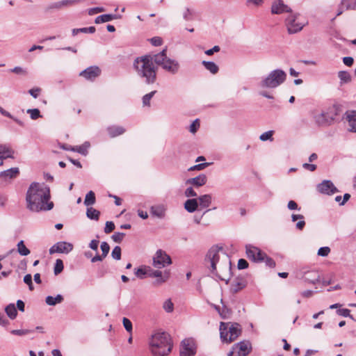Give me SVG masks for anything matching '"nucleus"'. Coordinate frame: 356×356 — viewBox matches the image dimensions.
I'll list each match as a JSON object with an SVG mask.
<instances>
[{
    "label": "nucleus",
    "instance_id": "a211bd4d",
    "mask_svg": "<svg viewBox=\"0 0 356 356\" xmlns=\"http://www.w3.org/2000/svg\"><path fill=\"white\" fill-rule=\"evenodd\" d=\"M101 74V70L97 66H90L79 73V76L87 80L93 81Z\"/></svg>",
    "mask_w": 356,
    "mask_h": 356
},
{
    "label": "nucleus",
    "instance_id": "338daca9",
    "mask_svg": "<svg viewBox=\"0 0 356 356\" xmlns=\"http://www.w3.org/2000/svg\"><path fill=\"white\" fill-rule=\"evenodd\" d=\"M104 10H105V9L104 7L92 8L88 10V14L90 15H93L96 13L104 12Z\"/></svg>",
    "mask_w": 356,
    "mask_h": 356
},
{
    "label": "nucleus",
    "instance_id": "13d9d810",
    "mask_svg": "<svg viewBox=\"0 0 356 356\" xmlns=\"http://www.w3.org/2000/svg\"><path fill=\"white\" fill-rule=\"evenodd\" d=\"M199 127H200V122H199L198 119H196L190 125L189 131L191 133L195 134L197 132Z\"/></svg>",
    "mask_w": 356,
    "mask_h": 356
},
{
    "label": "nucleus",
    "instance_id": "20e7f679",
    "mask_svg": "<svg viewBox=\"0 0 356 356\" xmlns=\"http://www.w3.org/2000/svg\"><path fill=\"white\" fill-rule=\"evenodd\" d=\"M219 330L221 341L227 343L235 341L241 334V325L236 323L221 322Z\"/></svg>",
    "mask_w": 356,
    "mask_h": 356
},
{
    "label": "nucleus",
    "instance_id": "e433bc0d",
    "mask_svg": "<svg viewBox=\"0 0 356 356\" xmlns=\"http://www.w3.org/2000/svg\"><path fill=\"white\" fill-rule=\"evenodd\" d=\"M86 216L91 220H98L99 218L100 212L92 207H89L87 209Z\"/></svg>",
    "mask_w": 356,
    "mask_h": 356
},
{
    "label": "nucleus",
    "instance_id": "393cba45",
    "mask_svg": "<svg viewBox=\"0 0 356 356\" xmlns=\"http://www.w3.org/2000/svg\"><path fill=\"white\" fill-rule=\"evenodd\" d=\"M13 151L6 145H0V165H3V160L7 158H13Z\"/></svg>",
    "mask_w": 356,
    "mask_h": 356
},
{
    "label": "nucleus",
    "instance_id": "603ef678",
    "mask_svg": "<svg viewBox=\"0 0 356 356\" xmlns=\"http://www.w3.org/2000/svg\"><path fill=\"white\" fill-rule=\"evenodd\" d=\"M273 131H268L260 135L259 139L261 141H266L267 140H273Z\"/></svg>",
    "mask_w": 356,
    "mask_h": 356
},
{
    "label": "nucleus",
    "instance_id": "09e8293b",
    "mask_svg": "<svg viewBox=\"0 0 356 356\" xmlns=\"http://www.w3.org/2000/svg\"><path fill=\"white\" fill-rule=\"evenodd\" d=\"M121 248L120 246H115L111 252L112 257L115 260H120L121 259Z\"/></svg>",
    "mask_w": 356,
    "mask_h": 356
},
{
    "label": "nucleus",
    "instance_id": "b1692460",
    "mask_svg": "<svg viewBox=\"0 0 356 356\" xmlns=\"http://www.w3.org/2000/svg\"><path fill=\"white\" fill-rule=\"evenodd\" d=\"M198 206L200 209H206L209 207L212 201V197L210 194L200 195L197 198Z\"/></svg>",
    "mask_w": 356,
    "mask_h": 356
},
{
    "label": "nucleus",
    "instance_id": "a878e982",
    "mask_svg": "<svg viewBox=\"0 0 356 356\" xmlns=\"http://www.w3.org/2000/svg\"><path fill=\"white\" fill-rule=\"evenodd\" d=\"M198 202L197 198L187 200L184 203V209L189 213H193L198 209Z\"/></svg>",
    "mask_w": 356,
    "mask_h": 356
},
{
    "label": "nucleus",
    "instance_id": "2eb2a0df",
    "mask_svg": "<svg viewBox=\"0 0 356 356\" xmlns=\"http://www.w3.org/2000/svg\"><path fill=\"white\" fill-rule=\"evenodd\" d=\"M318 192L326 195H332L338 192V189L334 186L333 183L330 180H323L317 185Z\"/></svg>",
    "mask_w": 356,
    "mask_h": 356
},
{
    "label": "nucleus",
    "instance_id": "7c9ffc66",
    "mask_svg": "<svg viewBox=\"0 0 356 356\" xmlns=\"http://www.w3.org/2000/svg\"><path fill=\"white\" fill-rule=\"evenodd\" d=\"M90 143L86 141L81 145L70 147V150L73 152H76L83 156H86L88 154V149L90 147Z\"/></svg>",
    "mask_w": 356,
    "mask_h": 356
},
{
    "label": "nucleus",
    "instance_id": "9d476101",
    "mask_svg": "<svg viewBox=\"0 0 356 356\" xmlns=\"http://www.w3.org/2000/svg\"><path fill=\"white\" fill-rule=\"evenodd\" d=\"M152 260V265L156 268H162L172 264V259L170 255L161 249L156 250Z\"/></svg>",
    "mask_w": 356,
    "mask_h": 356
},
{
    "label": "nucleus",
    "instance_id": "cd10ccee",
    "mask_svg": "<svg viewBox=\"0 0 356 356\" xmlns=\"http://www.w3.org/2000/svg\"><path fill=\"white\" fill-rule=\"evenodd\" d=\"M120 17L113 14H104L97 17L95 19V24H101L118 19Z\"/></svg>",
    "mask_w": 356,
    "mask_h": 356
},
{
    "label": "nucleus",
    "instance_id": "864d4df0",
    "mask_svg": "<svg viewBox=\"0 0 356 356\" xmlns=\"http://www.w3.org/2000/svg\"><path fill=\"white\" fill-rule=\"evenodd\" d=\"M124 236L125 234L123 232H115L112 235L111 238L116 243H121Z\"/></svg>",
    "mask_w": 356,
    "mask_h": 356
},
{
    "label": "nucleus",
    "instance_id": "ddd939ff",
    "mask_svg": "<svg viewBox=\"0 0 356 356\" xmlns=\"http://www.w3.org/2000/svg\"><path fill=\"white\" fill-rule=\"evenodd\" d=\"M73 250V245L65 241H60L53 245L49 248V254L63 253L68 254Z\"/></svg>",
    "mask_w": 356,
    "mask_h": 356
},
{
    "label": "nucleus",
    "instance_id": "72a5a7b5",
    "mask_svg": "<svg viewBox=\"0 0 356 356\" xmlns=\"http://www.w3.org/2000/svg\"><path fill=\"white\" fill-rule=\"evenodd\" d=\"M5 312L7 316L12 320L15 319L17 317V312L13 303L8 305L5 308Z\"/></svg>",
    "mask_w": 356,
    "mask_h": 356
},
{
    "label": "nucleus",
    "instance_id": "a18cd8bd",
    "mask_svg": "<svg viewBox=\"0 0 356 356\" xmlns=\"http://www.w3.org/2000/svg\"><path fill=\"white\" fill-rule=\"evenodd\" d=\"M163 308L168 313L172 312L174 310V304L170 299H168L163 302Z\"/></svg>",
    "mask_w": 356,
    "mask_h": 356
},
{
    "label": "nucleus",
    "instance_id": "680f3d73",
    "mask_svg": "<svg viewBox=\"0 0 356 356\" xmlns=\"http://www.w3.org/2000/svg\"><path fill=\"white\" fill-rule=\"evenodd\" d=\"M330 252V248L329 247H321L318 250V255L321 257H327Z\"/></svg>",
    "mask_w": 356,
    "mask_h": 356
},
{
    "label": "nucleus",
    "instance_id": "8fccbe9b",
    "mask_svg": "<svg viewBox=\"0 0 356 356\" xmlns=\"http://www.w3.org/2000/svg\"><path fill=\"white\" fill-rule=\"evenodd\" d=\"M156 92V90L152 91L151 92L146 94L143 97V104L144 106H149L151 99L153 97L154 94Z\"/></svg>",
    "mask_w": 356,
    "mask_h": 356
},
{
    "label": "nucleus",
    "instance_id": "49530a36",
    "mask_svg": "<svg viewBox=\"0 0 356 356\" xmlns=\"http://www.w3.org/2000/svg\"><path fill=\"white\" fill-rule=\"evenodd\" d=\"M63 268L64 266L63 261L60 259H56L54 269V274L58 275L61 273L63 270Z\"/></svg>",
    "mask_w": 356,
    "mask_h": 356
},
{
    "label": "nucleus",
    "instance_id": "e2e57ef3",
    "mask_svg": "<svg viewBox=\"0 0 356 356\" xmlns=\"http://www.w3.org/2000/svg\"><path fill=\"white\" fill-rule=\"evenodd\" d=\"M264 261L263 262H265L266 265L268 267L273 268L275 266V261L267 256V254L265 253V256L264 257Z\"/></svg>",
    "mask_w": 356,
    "mask_h": 356
},
{
    "label": "nucleus",
    "instance_id": "c03bdc74",
    "mask_svg": "<svg viewBox=\"0 0 356 356\" xmlns=\"http://www.w3.org/2000/svg\"><path fill=\"white\" fill-rule=\"evenodd\" d=\"M26 113L30 115L32 120H37L41 118L40 112L38 108H29L26 111Z\"/></svg>",
    "mask_w": 356,
    "mask_h": 356
},
{
    "label": "nucleus",
    "instance_id": "69168bd1",
    "mask_svg": "<svg viewBox=\"0 0 356 356\" xmlns=\"http://www.w3.org/2000/svg\"><path fill=\"white\" fill-rule=\"evenodd\" d=\"M237 267L239 270L245 269L248 267V263L245 259H240L238 261Z\"/></svg>",
    "mask_w": 356,
    "mask_h": 356
},
{
    "label": "nucleus",
    "instance_id": "0e129e2a",
    "mask_svg": "<svg viewBox=\"0 0 356 356\" xmlns=\"http://www.w3.org/2000/svg\"><path fill=\"white\" fill-rule=\"evenodd\" d=\"M184 195L186 197H196L197 195V193L194 191L193 187H188L185 190Z\"/></svg>",
    "mask_w": 356,
    "mask_h": 356
},
{
    "label": "nucleus",
    "instance_id": "6e6d98bb",
    "mask_svg": "<svg viewBox=\"0 0 356 356\" xmlns=\"http://www.w3.org/2000/svg\"><path fill=\"white\" fill-rule=\"evenodd\" d=\"M100 248H101V250L102 252V254L103 255V257H106L110 250L109 245L108 244L107 242L104 241V242H102Z\"/></svg>",
    "mask_w": 356,
    "mask_h": 356
},
{
    "label": "nucleus",
    "instance_id": "052dcab7",
    "mask_svg": "<svg viewBox=\"0 0 356 356\" xmlns=\"http://www.w3.org/2000/svg\"><path fill=\"white\" fill-rule=\"evenodd\" d=\"M115 229V224L112 221H107L104 227V232L109 234Z\"/></svg>",
    "mask_w": 356,
    "mask_h": 356
},
{
    "label": "nucleus",
    "instance_id": "0eeeda50",
    "mask_svg": "<svg viewBox=\"0 0 356 356\" xmlns=\"http://www.w3.org/2000/svg\"><path fill=\"white\" fill-rule=\"evenodd\" d=\"M306 24L307 22L301 20V16L298 13H291L286 19V26L289 34L300 31Z\"/></svg>",
    "mask_w": 356,
    "mask_h": 356
},
{
    "label": "nucleus",
    "instance_id": "7ed1b4c3",
    "mask_svg": "<svg viewBox=\"0 0 356 356\" xmlns=\"http://www.w3.org/2000/svg\"><path fill=\"white\" fill-rule=\"evenodd\" d=\"M149 345L150 351L154 356H165L172 347L170 335L164 332L153 334L149 339Z\"/></svg>",
    "mask_w": 356,
    "mask_h": 356
},
{
    "label": "nucleus",
    "instance_id": "c756f323",
    "mask_svg": "<svg viewBox=\"0 0 356 356\" xmlns=\"http://www.w3.org/2000/svg\"><path fill=\"white\" fill-rule=\"evenodd\" d=\"M291 220L293 222H296L298 220V222L296 225V227L298 230H302L305 226V218L301 214H292L291 215Z\"/></svg>",
    "mask_w": 356,
    "mask_h": 356
},
{
    "label": "nucleus",
    "instance_id": "6ab92c4d",
    "mask_svg": "<svg viewBox=\"0 0 356 356\" xmlns=\"http://www.w3.org/2000/svg\"><path fill=\"white\" fill-rule=\"evenodd\" d=\"M167 207L165 204H161L152 206L150 208V213L152 216L156 217L159 219H163L165 216V211Z\"/></svg>",
    "mask_w": 356,
    "mask_h": 356
},
{
    "label": "nucleus",
    "instance_id": "4c0bfd02",
    "mask_svg": "<svg viewBox=\"0 0 356 356\" xmlns=\"http://www.w3.org/2000/svg\"><path fill=\"white\" fill-rule=\"evenodd\" d=\"M17 252L22 256H26L30 254V250L24 245V241H20L17 245Z\"/></svg>",
    "mask_w": 356,
    "mask_h": 356
},
{
    "label": "nucleus",
    "instance_id": "473e14b6",
    "mask_svg": "<svg viewBox=\"0 0 356 356\" xmlns=\"http://www.w3.org/2000/svg\"><path fill=\"white\" fill-rule=\"evenodd\" d=\"M202 64L213 74H217L219 70L218 66L213 61L203 60Z\"/></svg>",
    "mask_w": 356,
    "mask_h": 356
},
{
    "label": "nucleus",
    "instance_id": "4468645a",
    "mask_svg": "<svg viewBox=\"0 0 356 356\" xmlns=\"http://www.w3.org/2000/svg\"><path fill=\"white\" fill-rule=\"evenodd\" d=\"M147 277H156V284H161L165 282L169 278V273L165 271L163 273L159 270H154L150 266H147Z\"/></svg>",
    "mask_w": 356,
    "mask_h": 356
},
{
    "label": "nucleus",
    "instance_id": "58836bf2",
    "mask_svg": "<svg viewBox=\"0 0 356 356\" xmlns=\"http://www.w3.org/2000/svg\"><path fill=\"white\" fill-rule=\"evenodd\" d=\"M0 113L2 115L8 117L12 120H13L16 123H17L21 127H24V123L17 119V118H15L13 115H11L9 112L3 109L2 107L0 106Z\"/></svg>",
    "mask_w": 356,
    "mask_h": 356
},
{
    "label": "nucleus",
    "instance_id": "ea45409f",
    "mask_svg": "<svg viewBox=\"0 0 356 356\" xmlns=\"http://www.w3.org/2000/svg\"><path fill=\"white\" fill-rule=\"evenodd\" d=\"M95 32V28L94 26L72 29V35H76L79 33H93Z\"/></svg>",
    "mask_w": 356,
    "mask_h": 356
},
{
    "label": "nucleus",
    "instance_id": "6e6552de",
    "mask_svg": "<svg viewBox=\"0 0 356 356\" xmlns=\"http://www.w3.org/2000/svg\"><path fill=\"white\" fill-rule=\"evenodd\" d=\"M222 252V248L218 246H212L207 253L205 262L210 264V270L215 274L216 272V264L220 259V252Z\"/></svg>",
    "mask_w": 356,
    "mask_h": 356
},
{
    "label": "nucleus",
    "instance_id": "f03ea898",
    "mask_svg": "<svg viewBox=\"0 0 356 356\" xmlns=\"http://www.w3.org/2000/svg\"><path fill=\"white\" fill-rule=\"evenodd\" d=\"M154 54L145 55L137 58L134 63L138 75L145 79L147 84L154 83L156 78V67L153 63Z\"/></svg>",
    "mask_w": 356,
    "mask_h": 356
},
{
    "label": "nucleus",
    "instance_id": "dca6fc26",
    "mask_svg": "<svg viewBox=\"0 0 356 356\" xmlns=\"http://www.w3.org/2000/svg\"><path fill=\"white\" fill-rule=\"evenodd\" d=\"M273 14L280 15L285 13H291L290 7L285 4L282 0H275L271 6Z\"/></svg>",
    "mask_w": 356,
    "mask_h": 356
},
{
    "label": "nucleus",
    "instance_id": "4be33fe9",
    "mask_svg": "<svg viewBox=\"0 0 356 356\" xmlns=\"http://www.w3.org/2000/svg\"><path fill=\"white\" fill-rule=\"evenodd\" d=\"M313 118L316 123L321 126L326 125L333 120L332 118H329L327 116V113L324 112L318 114H314Z\"/></svg>",
    "mask_w": 356,
    "mask_h": 356
},
{
    "label": "nucleus",
    "instance_id": "423d86ee",
    "mask_svg": "<svg viewBox=\"0 0 356 356\" xmlns=\"http://www.w3.org/2000/svg\"><path fill=\"white\" fill-rule=\"evenodd\" d=\"M166 52L167 49H164L159 53L154 54V63L170 74H176L179 70V63L177 60L168 58Z\"/></svg>",
    "mask_w": 356,
    "mask_h": 356
},
{
    "label": "nucleus",
    "instance_id": "2f4dec72",
    "mask_svg": "<svg viewBox=\"0 0 356 356\" xmlns=\"http://www.w3.org/2000/svg\"><path fill=\"white\" fill-rule=\"evenodd\" d=\"M63 301V297L60 294H58L56 297L48 296L46 297L45 302L50 306H54L56 304L61 303Z\"/></svg>",
    "mask_w": 356,
    "mask_h": 356
},
{
    "label": "nucleus",
    "instance_id": "37998d69",
    "mask_svg": "<svg viewBox=\"0 0 356 356\" xmlns=\"http://www.w3.org/2000/svg\"><path fill=\"white\" fill-rule=\"evenodd\" d=\"M345 8L348 10H356V0H341Z\"/></svg>",
    "mask_w": 356,
    "mask_h": 356
},
{
    "label": "nucleus",
    "instance_id": "5701e85b",
    "mask_svg": "<svg viewBox=\"0 0 356 356\" xmlns=\"http://www.w3.org/2000/svg\"><path fill=\"white\" fill-rule=\"evenodd\" d=\"M19 173L18 168H11L8 170L0 172V177L5 180L8 179H13L16 177Z\"/></svg>",
    "mask_w": 356,
    "mask_h": 356
},
{
    "label": "nucleus",
    "instance_id": "3c124183",
    "mask_svg": "<svg viewBox=\"0 0 356 356\" xmlns=\"http://www.w3.org/2000/svg\"><path fill=\"white\" fill-rule=\"evenodd\" d=\"M122 323H123V325H124L125 330L128 332L131 333L133 327H132V323L131 322V321L129 319H128L127 318L124 317L122 319Z\"/></svg>",
    "mask_w": 356,
    "mask_h": 356
},
{
    "label": "nucleus",
    "instance_id": "774afa93",
    "mask_svg": "<svg viewBox=\"0 0 356 356\" xmlns=\"http://www.w3.org/2000/svg\"><path fill=\"white\" fill-rule=\"evenodd\" d=\"M150 42L153 46L158 47L162 44V39L160 37H154L150 39Z\"/></svg>",
    "mask_w": 356,
    "mask_h": 356
},
{
    "label": "nucleus",
    "instance_id": "bf43d9fd",
    "mask_svg": "<svg viewBox=\"0 0 356 356\" xmlns=\"http://www.w3.org/2000/svg\"><path fill=\"white\" fill-rule=\"evenodd\" d=\"M31 330H13L10 333L15 335L22 336L32 332Z\"/></svg>",
    "mask_w": 356,
    "mask_h": 356
},
{
    "label": "nucleus",
    "instance_id": "aec40b11",
    "mask_svg": "<svg viewBox=\"0 0 356 356\" xmlns=\"http://www.w3.org/2000/svg\"><path fill=\"white\" fill-rule=\"evenodd\" d=\"M207 181V177L204 174H200L198 176L190 178L186 180V184H191L194 187L199 188L206 184Z\"/></svg>",
    "mask_w": 356,
    "mask_h": 356
},
{
    "label": "nucleus",
    "instance_id": "f8f14e48",
    "mask_svg": "<svg viewBox=\"0 0 356 356\" xmlns=\"http://www.w3.org/2000/svg\"><path fill=\"white\" fill-rule=\"evenodd\" d=\"M245 253L248 258L254 262L261 263L264 261L265 252L256 246L250 244L246 245Z\"/></svg>",
    "mask_w": 356,
    "mask_h": 356
},
{
    "label": "nucleus",
    "instance_id": "9b49d317",
    "mask_svg": "<svg viewBox=\"0 0 356 356\" xmlns=\"http://www.w3.org/2000/svg\"><path fill=\"white\" fill-rule=\"evenodd\" d=\"M195 353L196 346L193 339H185L181 342L179 356H194Z\"/></svg>",
    "mask_w": 356,
    "mask_h": 356
},
{
    "label": "nucleus",
    "instance_id": "39448f33",
    "mask_svg": "<svg viewBox=\"0 0 356 356\" xmlns=\"http://www.w3.org/2000/svg\"><path fill=\"white\" fill-rule=\"evenodd\" d=\"M286 79V74L284 70H274L261 79L258 86L261 88H275L283 83Z\"/></svg>",
    "mask_w": 356,
    "mask_h": 356
},
{
    "label": "nucleus",
    "instance_id": "a19ab883",
    "mask_svg": "<svg viewBox=\"0 0 356 356\" xmlns=\"http://www.w3.org/2000/svg\"><path fill=\"white\" fill-rule=\"evenodd\" d=\"M195 12L189 8H186L183 12V18L185 21H192L194 19Z\"/></svg>",
    "mask_w": 356,
    "mask_h": 356
},
{
    "label": "nucleus",
    "instance_id": "c9c22d12",
    "mask_svg": "<svg viewBox=\"0 0 356 356\" xmlns=\"http://www.w3.org/2000/svg\"><path fill=\"white\" fill-rule=\"evenodd\" d=\"M134 274L140 280L145 279L147 277V266H143L138 268H135Z\"/></svg>",
    "mask_w": 356,
    "mask_h": 356
},
{
    "label": "nucleus",
    "instance_id": "79ce46f5",
    "mask_svg": "<svg viewBox=\"0 0 356 356\" xmlns=\"http://www.w3.org/2000/svg\"><path fill=\"white\" fill-rule=\"evenodd\" d=\"M95 203V195L92 191H89L85 197L84 204L86 206L92 205Z\"/></svg>",
    "mask_w": 356,
    "mask_h": 356
},
{
    "label": "nucleus",
    "instance_id": "f257e3e1",
    "mask_svg": "<svg viewBox=\"0 0 356 356\" xmlns=\"http://www.w3.org/2000/svg\"><path fill=\"white\" fill-rule=\"evenodd\" d=\"M50 189L44 184L33 182L30 184L26 194V208L32 212L50 211L54 207L50 202Z\"/></svg>",
    "mask_w": 356,
    "mask_h": 356
},
{
    "label": "nucleus",
    "instance_id": "de8ad7c7",
    "mask_svg": "<svg viewBox=\"0 0 356 356\" xmlns=\"http://www.w3.org/2000/svg\"><path fill=\"white\" fill-rule=\"evenodd\" d=\"M345 117L348 122L351 121H356V111H347L345 113Z\"/></svg>",
    "mask_w": 356,
    "mask_h": 356
},
{
    "label": "nucleus",
    "instance_id": "412c9836",
    "mask_svg": "<svg viewBox=\"0 0 356 356\" xmlns=\"http://www.w3.org/2000/svg\"><path fill=\"white\" fill-rule=\"evenodd\" d=\"M247 285V282L243 277H236L233 280L231 284V291L233 293H236L239 291L244 289Z\"/></svg>",
    "mask_w": 356,
    "mask_h": 356
},
{
    "label": "nucleus",
    "instance_id": "bb28decb",
    "mask_svg": "<svg viewBox=\"0 0 356 356\" xmlns=\"http://www.w3.org/2000/svg\"><path fill=\"white\" fill-rule=\"evenodd\" d=\"M107 131L111 138L122 135L125 132V129L120 126H111L107 128Z\"/></svg>",
    "mask_w": 356,
    "mask_h": 356
},
{
    "label": "nucleus",
    "instance_id": "4d7b16f0",
    "mask_svg": "<svg viewBox=\"0 0 356 356\" xmlns=\"http://www.w3.org/2000/svg\"><path fill=\"white\" fill-rule=\"evenodd\" d=\"M338 315L343 316V317H349L351 319H353V316L350 314V311L348 309H340L337 311Z\"/></svg>",
    "mask_w": 356,
    "mask_h": 356
},
{
    "label": "nucleus",
    "instance_id": "c85d7f7f",
    "mask_svg": "<svg viewBox=\"0 0 356 356\" xmlns=\"http://www.w3.org/2000/svg\"><path fill=\"white\" fill-rule=\"evenodd\" d=\"M305 282L316 284L319 282V276L315 271H307L305 273L303 277Z\"/></svg>",
    "mask_w": 356,
    "mask_h": 356
},
{
    "label": "nucleus",
    "instance_id": "1a4fd4ad",
    "mask_svg": "<svg viewBox=\"0 0 356 356\" xmlns=\"http://www.w3.org/2000/svg\"><path fill=\"white\" fill-rule=\"evenodd\" d=\"M251 350L252 345L250 341L243 340L235 343L228 355L230 356H247Z\"/></svg>",
    "mask_w": 356,
    "mask_h": 356
},
{
    "label": "nucleus",
    "instance_id": "f704fd0d",
    "mask_svg": "<svg viewBox=\"0 0 356 356\" xmlns=\"http://www.w3.org/2000/svg\"><path fill=\"white\" fill-rule=\"evenodd\" d=\"M338 77L340 79L341 85L350 83L352 81L350 74L346 71H339L338 72Z\"/></svg>",
    "mask_w": 356,
    "mask_h": 356
},
{
    "label": "nucleus",
    "instance_id": "f3484780",
    "mask_svg": "<svg viewBox=\"0 0 356 356\" xmlns=\"http://www.w3.org/2000/svg\"><path fill=\"white\" fill-rule=\"evenodd\" d=\"M85 0H62L49 5L47 7V10L52 9L60 10L63 8H67L74 6L76 4L83 2Z\"/></svg>",
    "mask_w": 356,
    "mask_h": 356
},
{
    "label": "nucleus",
    "instance_id": "5fc2aeb1",
    "mask_svg": "<svg viewBox=\"0 0 356 356\" xmlns=\"http://www.w3.org/2000/svg\"><path fill=\"white\" fill-rule=\"evenodd\" d=\"M210 165L209 163H202L197 165H195L193 166H191L188 170L189 171H193V170H202L204 169L205 168L208 167Z\"/></svg>",
    "mask_w": 356,
    "mask_h": 356
}]
</instances>
